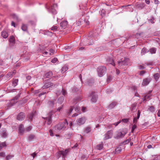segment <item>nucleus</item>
<instances>
[{
  "instance_id": "1",
  "label": "nucleus",
  "mask_w": 160,
  "mask_h": 160,
  "mask_svg": "<svg viewBox=\"0 0 160 160\" xmlns=\"http://www.w3.org/2000/svg\"><path fill=\"white\" fill-rule=\"evenodd\" d=\"M68 123L66 119L65 120V122L59 123L56 125L54 128V130L56 132L60 131L62 129L65 130L68 126Z\"/></svg>"
},
{
  "instance_id": "2",
  "label": "nucleus",
  "mask_w": 160,
  "mask_h": 160,
  "mask_svg": "<svg viewBox=\"0 0 160 160\" xmlns=\"http://www.w3.org/2000/svg\"><path fill=\"white\" fill-rule=\"evenodd\" d=\"M128 130L126 128L122 129L120 132H116L114 137L116 139H119L123 138L128 133Z\"/></svg>"
},
{
  "instance_id": "3",
  "label": "nucleus",
  "mask_w": 160,
  "mask_h": 160,
  "mask_svg": "<svg viewBox=\"0 0 160 160\" xmlns=\"http://www.w3.org/2000/svg\"><path fill=\"white\" fill-rule=\"evenodd\" d=\"M49 6L48 4L46 5V8L52 14H55L57 13L56 9L57 8V5L56 4H50Z\"/></svg>"
},
{
  "instance_id": "4",
  "label": "nucleus",
  "mask_w": 160,
  "mask_h": 160,
  "mask_svg": "<svg viewBox=\"0 0 160 160\" xmlns=\"http://www.w3.org/2000/svg\"><path fill=\"white\" fill-rule=\"evenodd\" d=\"M69 151V149H67L64 151L59 150L56 153V157L57 159H59L61 156H62L63 158H65Z\"/></svg>"
},
{
  "instance_id": "5",
  "label": "nucleus",
  "mask_w": 160,
  "mask_h": 160,
  "mask_svg": "<svg viewBox=\"0 0 160 160\" xmlns=\"http://www.w3.org/2000/svg\"><path fill=\"white\" fill-rule=\"evenodd\" d=\"M98 76L99 77H102L106 73V68L104 66H99L97 68Z\"/></svg>"
},
{
  "instance_id": "6",
  "label": "nucleus",
  "mask_w": 160,
  "mask_h": 160,
  "mask_svg": "<svg viewBox=\"0 0 160 160\" xmlns=\"http://www.w3.org/2000/svg\"><path fill=\"white\" fill-rule=\"evenodd\" d=\"M20 97V94H18L14 97L12 100H11L9 104V106L10 107H11L15 104L17 102V100Z\"/></svg>"
},
{
  "instance_id": "7",
  "label": "nucleus",
  "mask_w": 160,
  "mask_h": 160,
  "mask_svg": "<svg viewBox=\"0 0 160 160\" xmlns=\"http://www.w3.org/2000/svg\"><path fill=\"white\" fill-rule=\"evenodd\" d=\"M86 119L85 117H82L78 119L77 120L78 125H81L84 124L86 121Z\"/></svg>"
},
{
  "instance_id": "8",
  "label": "nucleus",
  "mask_w": 160,
  "mask_h": 160,
  "mask_svg": "<svg viewBox=\"0 0 160 160\" xmlns=\"http://www.w3.org/2000/svg\"><path fill=\"white\" fill-rule=\"evenodd\" d=\"M95 93L94 92H92L89 96L92 97L91 101L93 102H95L97 101L98 98L97 95L95 94Z\"/></svg>"
},
{
  "instance_id": "9",
  "label": "nucleus",
  "mask_w": 160,
  "mask_h": 160,
  "mask_svg": "<svg viewBox=\"0 0 160 160\" xmlns=\"http://www.w3.org/2000/svg\"><path fill=\"white\" fill-rule=\"evenodd\" d=\"M25 118V114L23 112L19 113L17 117V119L18 120L22 121Z\"/></svg>"
},
{
  "instance_id": "10",
  "label": "nucleus",
  "mask_w": 160,
  "mask_h": 160,
  "mask_svg": "<svg viewBox=\"0 0 160 160\" xmlns=\"http://www.w3.org/2000/svg\"><path fill=\"white\" fill-rule=\"evenodd\" d=\"M53 112L52 111H50L48 113V116L46 118V120L48 121V124L50 125L52 122L51 117L53 114Z\"/></svg>"
},
{
  "instance_id": "11",
  "label": "nucleus",
  "mask_w": 160,
  "mask_h": 160,
  "mask_svg": "<svg viewBox=\"0 0 160 160\" xmlns=\"http://www.w3.org/2000/svg\"><path fill=\"white\" fill-rule=\"evenodd\" d=\"M112 130L108 131L105 134V137L104 138V140H107L111 138L112 136Z\"/></svg>"
},
{
  "instance_id": "12",
  "label": "nucleus",
  "mask_w": 160,
  "mask_h": 160,
  "mask_svg": "<svg viewBox=\"0 0 160 160\" xmlns=\"http://www.w3.org/2000/svg\"><path fill=\"white\" fill-rule=\"evenodd\" d=\"M19 134L20 135H22L25 129H24L23 125L21 124L19 125L18 128Z\"/></svg>"
},
{
  "instance_id": "13",
  "label": "nucleus",
  "mask_w": 160,
  "mask_h": 160,
  "mask_svg": "<svg viewBox=\"0 0 160 160\" xmlns=\"http://www.w3.org/2000/svg\"><path fill=\"white\" fill-rule=\"evenodd\" d=\"M151 80V78H147L143 80L142 84L143 86H146L148 84Z\"/></svg>"
},
{
  "instance_id": "14",
  "label": "nucleus",
  "mask_w": 160,
  "mask_h": 160,
  "mask_svg": "<svg viewBox=\"0 0 160 160\" xmlns=\"http://www.w3.org/2000/svg\"><path fill=\"white\" fill-rule=\"evenodd\" d=\"M118 103L117 102L113 101L108 106V108L110 109H112Z\"/></svg>"
},
{
  "instance_id": "15",
  "label": "nucleus",
  "mask_w": 160,
  "mask_h": 160,
  "mask_svg": "<svg viewBox=\"0 0 160 160\" xmlns=\"http://www.w3.org/2000/svg\"><path fill=\"white\" fill-rule=\"evenodd\" d=\"M68 22L66 21H62L60 23V26L62 28L65 29L67 26Z\"/></svg>"
},
{
  "instance_id": "16",
  "label": "nucleus",
  "mask_w": 160,
  "mask_h": 160,
  "mask_svg": "<svg viewBox=\"0 0 160 160\" xmlns=\"http://www.w3.org/2000/svg\"><path fill=\"white\" fill-rule=\"evenodd\" d=\"M64 100V97H60L58 100V102L56 103V106H59V105H61Z\"/></svg>"
},
{
  "instance_id": "17",
  "label": "nucleus",
  "mask_w": 160,
  "mask_h": 160,
  "mask_svg": "<svg viewBox=\"0 0 160 160\" xmlns=\"http://www.w3.org/2000/svg\"><path fill=\"white\" fill-rule=\"evenodd\" d=\"M16 70H13V71L11 72H9L6 75V77L7 78H11L16 73Z\"/></svg>"
},
{
  "instance_id": "18",
  "label": "nucleus",
  "mask_w": 160,
  "mask_h": 160,
  "mask_svg": "<svg viewBox=\"0 0 160 160\" xmlns=\"http://www.w3.org/2000/svg\"><path fill=\"white\" fill-rule=\"evenodd\" d=\"M53 86V84L51 82H48L45 83L44 85L42 87L43 89L49 88L50 87Z\"/></svg>"
},
{
  "instance_id": "19",
  "label": "nucleus",
  "mask_w": 160,
  "mask_h": 160,
  "mask_svg": "<svg viewBox=\"0 0 160 160\" xmlns=\"http://www.w3.org/2000/svg\"><path fill=\"white\" fill-rule=\"evenodd\" d=\"M1 36L4 38H6L8 36V33L6 30H3L1 32Z\"/></svg>"
},
{
  "instance_id": "20",
  "label": "nucleus",
  "mask_w": 160,
  "mask_h": 160,
  "mask_svg": "<svg viewBox=\"0 0 160 160\" xmlns=\"http://www.w3.org/2000/svg\"><path fill=\"white\" fill-rule=\"evenodd\" d=\"M15 39L14 37L12 36H10L9 40V41L10 44V45H9L10 46L12 47L13 46V45H11V43H12V44H14L15 42Z\"/></svg>"
},
{
  "instance_id": "21",
  "label": "nucleus",
  "mask_w": 160,
  "mask_h": 160,
  "mask_svg": "<svg viewBox=\"0 0 160 160\" xmlns=\"http://www.w3.org/2000/svg\"><path fill=\"white\" fill-rule=\"evenodd\" d=\"M61 92H62V94L64 96H65L66 95V94L67 93V92H66V91L65 90H64V89L62 88L61 91L60 90H59V91H57L56 92V94L57 95H60V93Z\"/></svg>"
},
{
  "instance_id": "22",
  "label": "nucleus",
  "mask_w": 160,
  "mask_h": 160,
  "mask_svg": "<svg viewBox=\"0 0 160 160\" xmlns=\"http://www.w3.org/2000/svg\"><path fill=\"white\" fill-rule=\"evenodd\" d=\"M144 7V4L143 3H141L140 4H138L135 5V8L139 9H141Z\"/></svg>"
},
{
  "instance_id": "23",
  "label": "nucleus",
  "mask_w": 160,
  "mask_h": 160,
  "mask_svg": "<svg viewBox=\"0 0 160 160\" xmlns=\"http://www.w3.org/2000/svg\"><path fill=\"white\" fill-rule=\"evenodd\" d=\"M53 73L51 71H49L45 74V77L46 78H50L52 76Z\"/></svg>"
},
{
  "instance_id": "24",
  "label": "nucleus",
  "mask_w": 160,
  "mask_h": 160,
  "mask_svg": "<svg viewBox=\"0 0 160 160\" xmlns=\"http://www.w3.org/2000/svg\"><path fill=\"white\" fill-rule=\"evenodd\" d=\"M56 101L55 99L50 100L48 102V104L50 107H53Z\"/></svg>"
},
{
  "instance_id": "25",
  "label": "nucleus",
  "mask_w": 160,
  "mask_h": 160,
  "mask_svg": "<svg viewBox=\"0 0 160 160\" xmlns=\"http://www.w3.org/2000/svg\"><path fill=\"white\" fill-rule=\"evenodd\" d=\"M73 109L74 107L73 106H71V108L69 109V110L67 111L66 112V115L68 116H69L72 113Z\"/></svg>"
},
{
  "instance_id": "26",
  "label": "nucleus",
  "mask_w": 160,
  "mask_h": 160,
  "mask_svg": "<svg viewBox=\"0 0 160 160\" xmlns=\"http://www.w3.org/2000/svg\"><path fill=\"white\" fill-rule=\"evenodd\" d=\"M35 139V136L34 135L30 134L28 137V140L29 141H31Z\"/></svg>"
},
{
  "instance_id": "27",
  "label": "nucleus",
  "mask_w": 160,
  "mask_h": 160,
  "mask_svg": "<svg viewBox=\"0 0 160 160\" xmlns=\"http://www.w3.org/2000/svg\"><path fill=\"white\" fill-rule=\"evenodd\" d=\"M149 52V50L147 49L146 48H144L142 49L141 53L142 55H144L145 53H147V52Z\"/></svg>"
},
{
  "instance_id": "28",
  "label": "nucleus",
  "mask_w": 160,
  "mask_h": 160,
  "mask_svg": "<svg viewBox=\"0 0 160 160\" xmlns=\"http://www.w3.org/2000/svg\"><path fill=\"white\" fill-rule=\"evenodd\" d=\"M21 29L24 31H26L28 29V27L27 25L23 24L21 27Z\"/></svg>"
},
{
  "instance_id": "29",
  "label": "nucleus",
  "mask_w": 160,
  "mask_h": 160,
  "mask_svg": "<svg viewBox=\"0 0 160 160\" xmlns=\"http://www.w3.org/2000/svg\"><path fill=\"white\" fill-rule=\"evenodd\" d=\"M8 136V133L7 132V131L6 130H4L2 132V136L3 138H5L7 137Z\"/></svg>"
},
{
  "instance_id": "30",
  "label": "nucleus",
  "mask_w": 160,
  "mask_h": 160,
  "mask_svg": "<svg viewBox=\"0 0 160 160\" xmlns=\"http://www.w3.org/2000/svg\"><path fill=\"white\" fill-rule=\"evenodd\" d=\"M18 79H13L12 82V85L13 86L15 87L16 86L18 82Z\"/></svg>"
},
{
  "instance_id": "31",
  "label": "nucleus",
  "mask_w": 160,
  "mask_h": 160,
  "mask_svg": "<svg viewBox=\"0 0 160 160\" xmlns=\"http://www.w3.org/2000/svg\"><path fill=\"white\" fill-rule=\"evenodd\" d=\"M160 77V74L158 73H156L154 75V77L155 80L157 81Z\"/></svg>"
},
{
  "instance_id": "32",
  "label": "nucleus",
  "mask_w": 160,
  "mask_h": 160,
  "mask_svg": "<svg viewBox=\"0 0 160 160\" xmlns=\"http://www.w3.org/2000/svg\"><path fill=\"white\" fill-rule=\"evenodd\" d=\"M157 50V48H152L149 50V52H150L151 54H154L156 53Z\"/></svg>"
},
{
  "instance_id": "33",
  "label": "nucleus",
  "mask_w": 160,
  "mask_h": 160,
  "mask_svg": "<svg viewBox=\"0 0 160 160\" xmlns=\"http://www.w3.org/2000/svg\"><path fill=\"white\" fill-rule=\"evenodd\" d=\"M125 61H118V67H120L121 65H124L125 63Z\"/></svg>"
},
{
  "instance_id": "34",
  "label": "nucleus",
  "mask_w": 160,
  "mask_h": 160,
  "mask_svg": "<svg viewBox=\"0 0 160 160\" xmlns=\"http://www.w3.org/2000/svg\"><path fill=\"white\" fill-rule=\"evenodd\" d=\"M131 6V5H129L127 6H123V7L126 8L129 11L132 12L133 11V9L132 8H130L129 7Z\"/></svg>"
},
{
  "instance_id": "35",
  "label": "nucleus",
  "mask_w": 160,
  "mask_h": 160,
  "mask_svg": "<svg viewBox=\"0 0 160 160\" xmlns=\"http://www.w3.org/2000/svg\"><path fill=\"white\" fill-rule=\"evenodd\" d=\"M148 110L152 112H154L155 111V108L153 106H150Z\"/></svg>"
},
{
  "instance_id": "36",
  "label": "nucleus",
  "mask_w": 160,
  "mask_h": 160,
  "mask_svg": "<svg viewBox=\"0 0 160 160\" xmlns=\"http://www.w3.org/2000/svg\"><path fill=\"white\" fill-rule=\"evenodd\" d=\"M94 82V80L93 79H88V83L89 85H91Z\"/></svg>"
},
{
  "instance_id": "37",
  "label": "nucleus",
  "mask_w": 160,
  "mask_h": 160,
  "mask_svg": "<svg viewBox=\"0 0 160 160\" xmlns=\"http://www.w3.org/2000/svg\"><path fill=\"white\" fill-rule=\"evenodd\" d=\"M122 150V149L121 147H118L115 149L116 153H119L121 152Z\"/></svg>"
},
{
  "instance_id": "38",
  "label": "nucleus",
  "mask_w": 160,
  "mask_h": 160,
  "mask_svg": "<svg viewBox=\"0 0 160 160\" xmlns=\"http://www.w3.org/2000/svg\"><path fill=\"white\" fill-rule=\"evenodd\" d=\"M68 69V67L67 65H65L61 69L62 72H64Z\"/></svg>"
},
{
  "instance_id": "39",
  "label": "nucleus",
  "mask_w": 160,
  "mask_h": 160,
  "mask_svg": "<svg viewBox=\"0 0 160 160\" xmlns=\"http://www.w3.org/2000/svg\"><path fill=\"white\" fill-rule=\"evenodd\" d=\"M103 148V145L102 143L98 144L97 146V148L98 150H101Z\"/></svg>"
},
{
  "instance_id": "40",
  "label": "nucleus",
  "mask_w": 160,
  "mask_h": 160,
  "mask_svg": "<svg viewBox=\"0 0 160 160\" xmlns=\"http://www.w3.org/2000/svg\"><path fill=\"white\" fill-rule=\"evenodd\" d=\"M35 114V112L34 113H31L29 116V118L30 121H32V118Z\"/></svg>"
},
{
  "instance_id": "41",
  "label": "nucleus",
  "mask_w": 160,
  "mask_h": 160,
  "mask_svg": "<svg viewBox=\"0 0 160 160\" xmlns=\"http://www.w3.org/2000/svg\"><path fill=\"white\" fill-rule=\"evenodd\" d=\"M91 131V128L89 127H87L84 130L85 133H88Z\"/></svg>"
},
{
  "instance_id": "42",
  "label": "nucleus",
  "mask_w": 160,
  "mask_h": 160,
  "mask_svg": "<svg viewBox=\"0 0 160 160\" xmlns=\"http://www.w3.org/2000/svg\"><path fill=\"white\" fill-rule=\"evenodd\" d=\"M151 96V95H145L144 97V98H143V101H146V99H150Z\"/></svg>"
},
{
  "instance_id": "43",
  "label": "nucleus",
  "mask_w": 160,
  "mask_h": 160,
  "mask_svg": "<svg viewBox=\"0 0 160 160\" xmlns=\"http://www.w3.org/2000/svg\"><path fill=\"white\" fill-rule=\"evenodd\" d=\"M112 79V77L111 75L108 76L107 79V82L109 83Z\"/></svg>"
},
{
  "instance_id": "44",
  "label": "nucleus",
  "mask_w": 160,
  "mask_h": 160,
  "mask_svg": "<svg viewBox=\"0 0 160 160\" xmlns=\"http://www.w3.org/2000/svg\"><path fill=\"white\" fill-rule=\"evenodd\" d=\"M14 156L13 155H9L7 156L6 157V160H9V159L13 157Z\"/></svg>"
},
{
  "instance_id": "45",
  "label": "nucleus",
  "mask_w": 160,
  "mask_h": 160,
  "mask_svg": "<svg viewBox=\"0 0 160 160\" xmlns=\"http://www.w3.org/2000/svg\"><path fill=\"white\" fill-rule=\"evenodd\" d=\"M58 27L57 26H53L51 28V30L53 31H55L57 30Z\"/></svg>"
},
{
  "instance_id": "46",
  "label": "nucleus",
  "mask_w": 160,
  "mask_h": 160,
  "mask_svg": "<svg viewBox=\"0 0 160 160\" xmlns=\"http://www.w3.org/2000/svg\"><path fill=\"white\" fill-rule=\"evenodd\" d=\"M106 13V11L105 10L102 9L101 11V15L102 17L105 16Z\"/></svg>"
},
{
  "instance_id": "47",
  "label": "nucleus",
  "mask_w": 160,
  "mask_h": 160,
  "mask_svg": "<svg viewBox=\"0 0 160 160\" xmlns=\"http://www.w3.org/2000/svg\"><path fill=\"white\" fill-rule=\"evenodd\" d=\"M78 89L76 87H74L72 89V91L73 92H77L78 91Z\"/></svg>"
},
{
  "instance_id": "48",
  "label": "nucleus",
  "mask_w": 160,
  "mask_h": 160,
  "mask_svg": "<svg viewBox=\"0 0 160 160\" xmlns=\"http://www.w3.org/2000/svg\"><path fill=\"white\" fill-rule=\"evenodd\" d=\"M137 128V126L136 125V124H134V125H132V129H131V132H133V131H134V129L135 128Z\"/></svg>"
},
{
  "instance_id": "49",
  "label": "nucleus",
  "mask_w": 160,
  "mask_h": 160,
  "mask_svg": "<svg viewBox=\"0 0 160 160\" xmlns=\"http://www.w3.org/2000/svg\"><path fill=\"white\" fill-rule=\"evenodd\" d=\"M131 140V139L130 138H128L127 140L124 141L123 142V143H124V144H127V143H128L130 142Z\"/></svg>"
},
{
  "instance_id": "50",
  "label": "nucleus",
  "mask_w": 160,
  "mask_h": 160,
  "mask_svg": "<svg viewBox=\"0 0 160 160\" xmlns=\"http://www.w3.org/2000/svg\"><path fill=\"white\" fill-rule=\"evenodd\" d=\"M32 128V127L31 126H29L25 129V131H26V132H29L31 130Z\"/></svg>"
},
{
  "instance_id": "51",
  "label": "nucleus",
  "mask_w": 160,
  "mask_h": 160,
  "mask_svg": "<svg viewBox=\"0 0 160 160\" xmlns=\"http://www.w3.org/2000/svg\"><path fill=\"white\" fill-rule=\"evenodd\" d=\"M80 109V108L78 106H77L75 108V110L76 112L79 111Z\"/></svg>"
},
{
  "instance_id": "52",
  "label": "nucleus",
  "mask_w": 160,
  "mask_h": 160,
  "mask_svg": "<svg viewBox=\"0 0 160 160\" xmlns=\"http://www.w3.org/2000/svg\"><path fill=\"white\" fill-rule=\"evenodd\" d=\"M128 119L127 118L122 119V121L125 123H127L128 122Z\"/></svg>"
},
{
  "instance_id": "53",
  "label": "nucleus",
  "mask_w": 160,
  "mask_h": 160,
  "mask_svg": "<svg viewBox=\"0 0 160 160\" xmlns=\"http://www.w3.org/2000/svg\"><path fill=\"white\" fill-rule=\"evenodd\" d=\"M66 135H67V137L68 138H70L72 136V133H68L67 134H66Z\"/></svg>"
},
{
  "instance_id": "54",
  "label": "nucleus",
  "mask_w": 160,
  "mask_h": 160,
  "mask_svg": "<svg viewBox=\"0 0 160 160\" xmlns=\"http://www.w3.org/2000/svg\"><path fill=\"white\" fill-rule=\"evenodd\" d=\"M108 62L109 64H111L113 66H115V63L114 62V61H108Z\"/></svg>"
},
{
  "instance_id": "55",
  "label": "nucleus",
  "mask_w": 160,
  "mask_h": 160,
  "mask_svg": "<svg viewBox=\"0 0 160 160\" xmlns=\"http://www.w3.org/2000/svg\"><path fill=\"white\" fill-rule=\"evenodd\" d=\"M141 112L139 110H138V112L137 116L136 118L137 119H138L140 117V115Z\"/></svg>"
},
{
  "instance_id": "56",
  "label": "nucleus",
  "mask_w": 160,
  "mask_h": 160,
  "mask_svg": "<svg viewBox=\"0 0 160 160\" xmlns=\"http://www.w3.org/2000/svg\"><path fill=\"white\" fill-rule=\"evenodd\" d=\"M42 53H43V55L44 56H49V53L48 52H46V51Z\"/></svg>"
},
{
  "instance_id": "57",
  "label": "nucleus",
  "mask_w": 160,
  "mask_h": 160,
  "mask_svg": "<svg viewBox=\"0 0 160 160\" xmlns=\"http://www.w3.org/2000/svg\"><path fill=\"white\" fill-rule=\"evenodd\" d=\"M63 107V105H61V106H60V107H58L57 109V111L60 112L61 110V109Z\"/></svg>"
},
{
  "instance_id": "58",
  "label": "nucleus",
  "mask_w": 160,
  "mask_h": 160,
  "mask_svg": "<svg viewBox=\"0 0 160 160\" xmlns=\"http://www.w3.org/2000/svg\"><path fill=\"white\" fill-rule=\"evenodd\" d=\"M12 17L16 19V20H18V16L15 14H13Z\"/></svg>"
},
{
  "instance_id": "59",
  "label": "nucleus",
  "mask_w": 160,
  "mask_h": 160,
  "mask_svg": "<svg viewBox=\"0 0 160 160\" xmlns=\"http://www.w3.org/2000/svg\"><path fill=\"white\" fill-rule=\"evenodd\" d=\"M0 145L2 146V147H6L7 145L6 144L5 142H2L0 144Z\"/></svg>"
},
{
  "instance_id": "60",
  "label": "nucleus",
  "mask_w": 160,
  "mask_h": 160,
  "mask_svg": "<svg viewBox=\"0 0 160 160\" xmlns=\"http://www.w3.org/2000/svg\"><path fill=\"white\" fill-rule=\"evenodd\" d=\"M50 53H49V55H52L54 53V50L52 49H51L50 50Z\"/></svg>"
},
{
  "instance_id": "61",
  "label": "nucleus",
  "mask_w": 160,
  "mask_h": 160,
  "mask_svg": "<svg viewBox=\"0 0 160 160\" xmlns=\"http://www.w3.org/2000/svg\"><path fill=\"white\" fill-rule=\"evenodd\" d=\"M146 72L145 71H142L140 72V75L141 76L143 75Z\"/></svg>"
},
{
  "instance_id": "62",
  "label": "nucleus",
  "mask_w": 160,
  "mask_h": 160,
  "mask_svg": "<svg viewBox=\"0 0 160 160\" xmlns=\"http://www.w3.org/2000/svg\"><path fill=\"white\" fill-rule=\"evenodd\" d=\"M131 89L134 90L135 92H136V91H137V88L135 86H132L131 87Z\"/></svg>"
},
{
  "instance_id": "63",
  "label": "nucleus",
  "mask_w": 160,
  "mask_h": 160,
  "mask_svg": "<svg viewBox=\"0 0 160 160\" xmlns=\"http://www.w3.org/2000/svg\"><path fill=\"white\" fill-rule=\"evenodd\" d=\"M159 159H160V156H157L155 157L153 160H158Z\"/></svg>"
},
{
  "instance_id": "64",
  "label": "nucleus",
  "mask_w": 160,
  "mask_h": 160,
  "mask_svg": "<svg viewBox=\"0 0 160 160\" xmlns=\"http://www.w3.org/2000/svg\"><path fill=\"white\" fill-rule=\"evenodd\" d=\"M49 133H50V135L51 136H53V132L51 129H50L49 130Z\"/></svg>"
}]
</instances>
